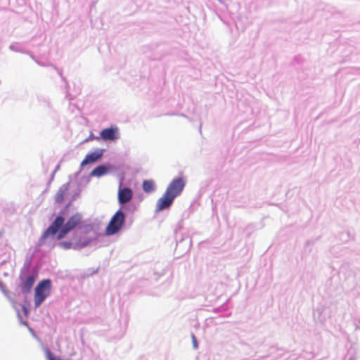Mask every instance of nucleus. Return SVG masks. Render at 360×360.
Wrapping results in <instances>:
<instances>
[{"label":"nucleus","mask_w":360,"mask_h":360,"mask_svg":"<svg viewBox=\"0 0 360 360\" xmlns=\"http://www.w3.org/2000/svg\"><path fill=\"white\" fill-rule=\"evenodd\" d=\"M82 221V217L79 214H75L71 216L66 223L64 224V219L61 216L57 217L53 222L49 226V227L44 232L39 239L41 244L44 243V240L49 236H54L58 232L57 239L61 240L70 231L77 227Z\"/></svg>","instance_id":"f257e3e1"},{"label":"nucleus","mask_w":360,"mask_h":360,"mask_svg":"<svg viewBox=\"0 0 360 360\" xmlns=\"http://www.w3.org/2000/svg\"><path fill=\"white\" fill-rule=\"evenodd\" d=\"M51 290V282L50 280H43L38 283L35 288L34 295V307L36 309L50 295Z\"/></svg>","instance_id":"f03ea898"},{"label":"nucleus","mask_w":360,"mask_h":360,"mask_svg":"<svg viewBox=\"0 0 360 360\" xmlns=\"http://www.w3.org/2000/svg\"><path fill=\"white\" fill-rule=\"evenodd\" d=\"M125 221V214L119 210L110 219L105 232L107 236H112L118 233L123 226Z\"/></svg>","instance_id":"7ed1b4c3"},{"label":"nucleus","mask_w":360,"mask_h":360,"mask_svg":"<svg viewBox=\"0 0 360 360\" xmlns=\"http://www.w3.org/2000/svg\"><path fill=\"white\" fill-rule=\"evenodd\" d=\"M186 185L184 179L181 177H179L173 179L167 186L165 192L167 194H169L173 198H176L183 191Z\"/></svg>","instance_id":"20e7f679"},{"label":"nucleus","mask_w":360,"mask_h":360,"mask_svg":"<svg viewBox=\"0 0 360 360\" xmlns=\"http://www.w3.org/2000/svg\"><path fill=\"white\" fill-rule=\"evenodd\" d=\"M174 200V198L165 192L156 202V211L160 212L165 209L169 208L172 205Z\"/></svg>","instance_id":"39448f33"},{"label":"nucleus","mask_w":360,"mask_h":360,"mask_svg":"<svg viewBox=\"0 0 360 360\" xmlns=\"http://www.w3.org/2000/svg\"><path fill=\"white\" fill-rule=\"evenodd\" d=\"M20 290L23 293H27L29 292L34 282H35V276L34 275H28L25 277H23L22 276H20Z\"/></svg>","instance_id":"423d86ee"},{"label":"nucleus","mask_w":360,"mask_h":360,"mask_svg":"<svg viewBox=\"0 0 360 360\" xmlns=\"http://www.w3.org/2000/svg\"><path fill=\"white\" fill-rule=\"evenodd\" d=\"M101 138L104 141H113L119 137L117 129L110 127L103 129L100 133Z\"/></svg>","instance_id":"0eeeda50"},{"label":"nucleus","mask_w":360,"mask_h":360,"mask_svg":"<svg viewBox=\"0 0 360 360\" xmlns=\"http://www.w3.org/2000/svg\"><path fill=\"white\" fill-rule=\"evenodd\" d=\"M103 154V149H97L94 153L87 154L84 159L81 162V167H84L88 164L96 162L98 160L101 158Z\"/></svg>","instance_id":"6e6552de"},{"label":"nucleus","mask_w":360,"mask_h":360,"mask_svg":"<svg viewBox=\"0 0 360 360\" xmlns=\"http://www.w3.org/2000/svg\"><path fill=\"white\" fill-rule=\"evenodd\" d=\"M132 191L129 188H120L118 191V201L120 204H125L132 198Z\"/></svg>","instance_id":"1a4fd4ad"},{"label":"nucleus","mask_w":360,"mask_h":360,"mask_svg":"<svg viewBox=\"0 0 360 360\" xmlns=\"http://www.w3.org/2000/svg\"><path fill=\"white\" fill-rule=\"evenodd\" d=\"M107 172V169L104 165L96 167L91 173V176L100 177Z\"/></svg>","instance_id":"9d476101"},{"label":"nucleus","mask_w":360,"mask_h":360,"mask_svg":"<svg viewBox=\"0 0 360 360\" xmlns=\"http://www.w3.org/2000/svg\"><path fill=\"white\" fill-rule=\"evenodd\" d=\"M143 189L146 193H150L155 189L154 181L152 180H145L143 182Z\"/></svg>","instance_id":"9b49d317"},{"label":"nucleus","mask_w":360,"mask_h":360,"mask_svg":"<svg viewBox=\"0 0 360 360\" xmlns=\"http://www.w3.org/2000/svg\"><path fill=\"white\" fill-rule=\"evenodd\" d=\"M66 194V189L60 188L57 192L55 200L58 203H60L63 201L65 195Z\"/></svg>","instance_id":"f8f14e48"},{"label":"nucleus","mask_w":360,"mask_h":360,"mask_svg":"<svg viewBox=\"0 0 360 360\" xmlns=\"http://www.w3.org/2000/svg\"><path fill=\"white\" fill-rule=\"evenodd\" d=\"M47 360H63L60 358L54 356L49 350L46 352Z\"/></svg>","instance_id":"ddd939ff"},{"label":"nucleus","mask_w":360,"mask_h":360,"mask_svg":"<svg viewBox=\"0 0 360 360\" xmlns=\"http://www.w3.org/2000/svg\"><path fill=\"white\" fill-rule=\"evenodd\" d=\"M59 245L65 249V250H68V249H70L72 248V243L71 242H61L60 243Z\"/></svg>","instance_id":"4468645a"},{"label":"nucleus","mask_w":360,"mask_h":360,"mask_svg":"<svg viewBox=\"0 0 360 360\" xmlns=\"http://www.w3.org/2000/svg\"><path fill=\"white\" fill-rule=\"evenodd\" d=\"M22 311L25 316H27L29 314V309L27 307L22 306Z\"/></svg>","instance_id":"2eb2a0df"},{"label":"nucleus","mask_w":360,"mask_h":360,"mask_svg":"<svg viewBox=\"0 0 360 360\" xmlns=\"http://www.w3.org/2000/svg\"><path fill=\"white\" fill-rule=\"evenodd\" d=\"M192 339H193V347L195 348H197L198 347V343H197V340H196V338H195L194 335H192Z\"/></svg>","instance_id":"dca6fc26"},{"label":"nucleus","mask_w":360,"mask_h":360,"mask_svg":"<svg viewBox=\"0 0 360 360\" xmlns=\"http://www.w3.org/2000/svg\"><path fill=\"white\" fill-rule=\"evenodd\" d=\"M219 1H221L222 0H218Z\"/></svg>","instance_id":"f3484780"}]
</instances>
